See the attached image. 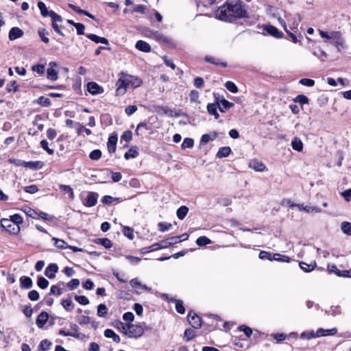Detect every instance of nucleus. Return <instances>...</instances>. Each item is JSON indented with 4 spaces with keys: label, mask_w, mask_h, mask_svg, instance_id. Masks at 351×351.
<instances>
[{
    "label": "nucleus",
    "mask_w": 351,
    "mask_h": 351,
    "mask_svg": "<svg viewBox=\"0 0 351 351\" xmlns=\"http://www.w3.org/2000/svg\"><path fill=\"white\" fill-rule=\"evenodd\" d=\"M38 103L43 106H49L51 105V100L45 97L41 96L38 99Z\"/></svg>",
    "instance_id": "58"
},
{
    "label": "nucleus",
    "mask_w": 351,
    "mask_h": 351,
    "mask_svg": "<svg viewBox=\"0 0 351 351\" xmlns=\"http://www.w3.org/2000/svg\"><path fill=\"white\" fill-rule=\"evenodd\" d=\"M319 33L322 38L330 40L332 42L335 40V38H337V36L339 34V32H331L330 33H328L323 30H319Z\"/></svg>",
    "instance_id": "19"
},
{
    "label": "nucleus",
    "mask_w": 351,
    "mask_h": 351,
    "mask_svg": "<svg viewBox=\"0 0 351 351\" xmlns=\"http://www.w3.org/2000/svg\"><path fill=\"white\" fill-rule=\"evenodd\" d=\"M300 210H304L306 213H320L322 210L317 206H304L302 204L298 205Z\"/></svg>",
    "instance_id": "23"
},
{
    "label": "nucleus",
    "mask_w": 351,
    "mask_h": 351,
    "mask_svg": "<svg viewBox=\"0 0 351 351\" xmlns=\"http://www.w3.org/2000/svg\"><path fill=\"white\" fill-rule=\"evenodd\" d=\"M250 168L254 169L256 171H263L265 169V165L257 160H252L249 163Z\"/></svg>",
    "instance_id": "15"
},
{
    "label": "nucleus",
    "mask_w": 351,
    "mask_h": 351,
    "mask_svg": "<svg viewBox=\"0 0 351 351\" xmlns=\"http://www.w3.org/2000/svg\"><path fill=\"white\" fill-rule=\"evenodd\" d=\"M300 267L305 272H310L313 271L317 266L316 263L314 261L311 264H307L304 262H300L299 263Z\"/></svg>",
    "instance_id": "27"
},
{
    "label": "nucleus",
    "mask_w": 351,
    "mask_h": 351,
    "mask_svg": "<svg viewBox=\"0 0 351 351\" xmlns=\"http://www.w3.org/2000/svg\"><path fill=\"white\" fill-rule=\"evenodd\" d=\"M337 332V329L336 328H333L331 329L325 330L323 328H319L317 330V337H325V336H330V335H335Z\"/></svg>",
    "instance_id": "16"
},
{
    "label": "nucleus",
    "mask_w": 351,
    "mask_h": 351,
    "mask_svg": "<svg viewBox=\"0 0 351 351\" xmlns=\"http://www.w3.org/2000/svg\"><path fill=\"white\" fill-rule=\"evenodd\" d=\"M165 241H167V244H168L167 247L171 246L174 244H176V243H178L180 242V240L178 239V237H177V236L167 238L165 239Z\"/></svg>",
    "instance_id": "59"
},
{
    "label": "nucleus",
    "mask_w": 351,
    "mask_h": 351,
    "mask_svg": "<svg viewBox=\"0 0 351 351\" xmlns=\"http://www.w3.org/2000/svg\"><path fill=\"white\" fill-rule=\"evenodd\" d=\"M211 243V241L205 236L199 237L196 240V244L199 246H204L207 244H210Z\"/></svg>",
    "instance_id": "41"
},
{
    "label": "nucleus",
    "mask_w": 351,
    "mask_h": 351,
    "mask_svg": "<svg viewBox=\"0 0 351 351\" xmlns=\"http://www.w3.org/2000/svg\"><path fill=\"white\" fill-rule=\"evenodd\" d=\"M58 271V265L56 263L49 264L45 269V275L49 279H53Z\"/></svg>",
    "instance_id": "6"
},
{
    "label": "nucleus",
    "mask_w": 351,
    "mask_h": 351,
    "mask_svg": "<svg viewBox=\"0 0 351 351\" xmlns=\"http://www.w3.org/2000/svg\"><path fill=\"white\" fill-rule=\"evenodd\" d=\"M89 157L93 160H98L101 157V152L99 149H95L90 153Z\"/></svg>",
    "instance_id": "46"
},
{
    "label": "nucleus",
    "mask_w": 351,
    "mask_h": 351,
    "mask_svg": "<svg viewBox=\"0 0 351 351\" xmlns=\"http://www.w3.org/2000/svg\"><path fill=\"white\" fill-rule=\"evenodd\" d=\"M231 152V149L229 147H223L219 148L217 156L218 158H224L229 156Z\"/></svg>",
    "instance_id": "32"
},
{
    "label": "nucleus",
    "mask_w": 351,
    "mask_h": 351,
    "mask_svg": "<svg viewBox=\"0 0 351 351\" xmlns=\"http://www.w3.org/2000/svg\"><path fill=\"white\" fill-rule=\"evenodd\" d=\"M108 313V308L104 304H100L97 307V315L104 317Z\"/></svg>",
    "instance_id": "38"
},
{
    "label": "nucleus",
    "mask_w": 351,
    "mask_h": 351,
    "mask_svg": "<svg viewBox=\"0 0 351 351\" xmlns=\"http://www.w3.org/2000/svg\"><path fill=\"white\" fill-rule=\"evenodd\" d=\"M246 12L240 0H227L216 12L217 17L221 21L232 22L245 16Z\"/></svg>",
    "instance_id": "1"
},
{
    "label": "nucleus",
    "mask_w": 351,
    "mask_h": 351,
    "mask_svg": "<svg viewBox=\"0 0 351 351\" xmlns=\"http://www.w3.org/2000/svg\"><path fill=\"white\" fill-rule=\"evenodd\" d=\"M194 145V141L192 138H186L184 139L182 143V148H191L193 147Z\"/></svg>",
    "instance_id": "44"
},
{
    "label": "nucleus",
    "mask_w": 351,
    "mask_h": 351,
    "mask_svg": "<svg viewBox=\"0 0 351 351\" xmlns=\"http://www.w3.org/2000/svg\"><path fill=\"white\" fill-rule=\"evenodd\" d=\"M63 308L67 311H71L73 308L74 304L71 298H66L62 301Z\"/></svg>",
    "instance_id": "31"
},
{
    "label": "nucleus",
    "mask_w": 351,
    "mask_h": 351,
    "mask_svg": "<svg viewBox=\"0 0 351 351\" xmlns=\"http://www.w3.org/2000/svg\"><path fill=\"white\" fill-rule=\"evenodd\" d=\"M265 30L271 36H273L277 38L282 37L283 33L280 32L276 27L272 25H267L265 27Z\"/></svg>",
    "instance_id": "14"
},
{
    "label": "nucleus",
    "mask_w": 351,
    "mask_h": 351,
    "mask_svg": "<svg viewBox=\"0 0 351 351\" xmlns=\"http://www.w3.org/2000/svg\"><path fill=\"white\" fill-rule=\"evenodd\" d=\"M75 300L82 305H87L89 304V300L84 295H75Z\"/></svg>",
    "instance_id": "56"
},
{
    "label": "nucleus",
    "mask_w": 351,
    "mask_h": 351,
    "mask_svg": "<svg viewBox=\"0 0 351 351\" xmlns=\"http://www.w3.org/2000/svg\"><path fill=\"white\" fill-rule=\"evenodd\" d=\"M49 281L43 276H39L37 280V285L42 289H46L49 286Z\"/></svg>",
    "instance_id": "40"
},
{
    "label": "nucleus",
    "mask_w": 351,
    "mask_h": 351,
    "mask_svg": "<svg viewBox=\"0 0 351 351\" xmlns=\"http://www.w3.org/2000/svg\"><path fill=\"white\" fill-rule=\"evenodd\" d=\"M21 287L23 289H30L33 285L32 280L27 276H22L20 278Z\"/></svg>",
    "instance_id": "20"
},
{
    "label": "nucleus",
    "mask_w": 351,
    "mask_h": 351,
    "mask_svg": "<svg viewBox=\"0 0 351 351\" xmlns=\"http://www.w3.org/2000/svg\"><path fill=\"white\" fill-rule=\"evenodd\" d=\"M48 318H49V315L47 312H41L36 320V324L37 325V326L40 328H42L45 324L47 323V320H48Z\"/></svg>",
    "instance_id": "11"
},
{
    "label": "nucleus",
    "mask_w": 351,
    "mask_h": 351,
    "mask_svg": "<svg viewBox=\"0 0 351 351\" xmlns=\"http://www.w3.org/2000/svg\"><path fill=\"white\" fill-rule=\"evenodd\" d=\"M205 60L207 62H209V63H211V64H216V65L221 64L224 67L226 66V63L220 62L219 59L215 58H213L212 56H206L205 57Z\"/></svg>",
    "instance_id": "43"
},
{
    "label": "nucleus",
    "mask_w": 351,
    "mask_h": 351,
    "mask_svg": "<svg viewBox=\"0 0 351 351\" xmlns=\"http://www.w3.org/2000/svg\"><path fill=\"white\" fill-rule=\"evenodd\" d=\"M117 143V136L111 135L108 138L107 143V148L110 153H114L116 150V145Z\"/></svg>",
    "instance_id": "13"
},
{
    "label": "nucleus",
    "mask_w": 351,
    "mask_h": 351,
    "mask_svg": "<svg viewBox=\"0 0 351 351\" xmlns=\"http://www.w3.org/2000/svg\"><path fill=\"white\" fill-rule=\"evenodd\" d=\"M28 298L32 301H37L39 299L40 295L37 291L32 290L28 293Z\"/></svg>",
    "instance_id": "63"
},
{
    "label": "nucleus",
    "mask_w": 351,
    "mask_h": 351,
    "mask_svg": "<svg viewBox=\"0 0 351 351\" xmlns=\"http://www.w3.org/2000/svg\"><path fill=\"white\" fill-rule=\"evenodd\" d=\"M1 226L9 233L17 234L20 232V227L8 219H2Z\"/></svg>",
    "instance_id": "4"
},
{
    "label": "nucleus",
    "mask_w": 351,
    "mask_h": 351,
    "mask_svg": "<svg viewBox=\"0 0 351 351\" xmlns=\"http://www.w3.org/2000/svg\"><path fill=\"white\" fill-rule=\"evenodd\" d=\"M123 233L124 236H125L130 240L133 239L134 237V230L128 226L123 227Z\"/></svg>",
    "instance_id": "39"
},
{
    "label": "nucleus",
    "mask_w": 351,
    "mask_h": 351,
    "mask_svg": "<svg viewBox=\"0 0 351 351\" xmlns=\"http://www.w3.org/2000/svg\"><path fill=\"white\" fill-rule=\"evenodd\" d=\"M130 285L133 288L142 289L145 291H150L151 288L147 287L145 285H142L138 278H133L130 280Z\"/></svg>",
    "instance_id": "25"
},
{
    "label": "nucleus",
    "mask_w": 351,
    "mask_h": 351,
    "mask_svg": "<svg viewBox=\"0 0 351 351\" xmlns=\"http://www.w3.org/2000/svg\"><path fill=\"white\" fill-rule=\"evenodd\" d=\"M52 240L54 241V244L58 248L66 249L69 247V245L64 240L56 237H53Z\"/></svg>",
    "instance_id": "36"
},
{
    "label": "nucleus",
    "mask_w": 351,
    "mask_h": 351,
    "mask_svg": "<svg viewBox=\"0 0 351 351\" xmlns=\"http://www.w3.org/2000/svg\"><path fill=\"white\" fill-rule=\"evenodd\" d=\"M217 108H219L218 104H208L207 106L208 113L213 115L216 119L219 117V114L217 112Z\"/></svg>",
    "instance_id": "29"
},
{
    "label": "nucleus",
    "mask_w": 351,
    "mask_h": 351,
    "mask_svg": "<svg viewBox=\"0 0 351 351\" xmlns=\"http://www.w3.org/2000/svg\"><path fill=\"white\" fill-rule=\"evenodd\" d=\"M117 82L116 93L117 95H123L128 88H134L141 85L142 81L140 78L128 73L121 72Z\"/></svg>",
    "instance_id": "2"
},
{
    "label": "nucleus",
    "mask_w": 351,
    "mask_h": 351,
    "mask_svg": "<svg viewBox=\"0 0 351 351\" xmlns=\"http://www.w3.org/2000/svg\"><path fill=\"white\" fill-rule=\"evenodd\" d=\"M341 229L344 234L351 236V223L348 221L342 222Z\"/></svg>",
    "instance_id": "34"
},
{
    "label": "nucleus",
    "mask_w": 351,
    "mask_h": 351,
    "mask_svg": "<svg viewBox=\"0 0 351 351\" xmlns=\"http://www.w3.org/2000/svg\"><path fill=\"white\" fill-rule=\"evenodd\" d=\"M195 337V332L191 328H187L184 331V337L186 338V341H189L191 340L193 338Z\"/></svg>",
    "instance_id": "45"
},
{
    "label": "nucleus",
    "mask_w": 351,
    "mask_h": 351,
    "mask_svg": "<svg viewBox=\"0 0 351 351\" xmlns=\"http://www.w3.org/2000/svg\"><path fill=\"white\" fill-rule=\"evenodd\" d=\"M294 101L295 102H298L300 103V104L303 105V104H308V99L306 96L304 95H298L295 99H294Z\"/></svg>",
    "instance_id": "54"
},
{
    "label": "nucleus",
    "mask_w": 351,
    "mask_h": 351,
    "mask_svg": "<svg viewBox=\"0 0 351 351\" xmlns=\"http://www.w3.org/2000/svg\"><path fill=\"white\" fill-rule=\"evenodd\" d=\"M176 309L177 312L180 314H184L185 313V308L182 300H176Z\"/></svg>",
    "instance_id": "61"
},
{
    "label": "nucleus",
    "mask_w": 351,
    "mask_h": 351,
    "mask_svg": "<svg viewBox=\"0 0 351 351\" xmlns=\"http://www.w3.org/2000/svg\"><path fill=\"white\" fill-rule=\"evenodd\" d=\"M240 331H243L247 337H250L252 334V330L245 325H241L239 327Z\"/></svg>",
    "instance_id": "62"
},
{
    "label": "nucleus",
    "mask_w": 351,
    "mask_h": 351,
    "mask_svg": "<svg viewBox=\"0 0 351 351\" xmlns=\"http://www.w3.org/2000/svg\"><path fill=\"white\" fill-rule=\"evenodd\" d=\"M132 138V133L130 130L125 131L121 136V141H125V142H129Z\"/></svg>",
    "instance_id": "55"
},
{
    "label": "nucleus",
    "mask_w": 351,
    "mask_h": 351,
    "mask_svg": "<svg viewBox=\"0 0 351 351\" xmlns=\"http://www.w3.org/2000/svg\"><path fill=\"white\" fill-rule=\"evenodd\" d=\"M135 46L137 49L143 52H149L151 51L150 45L143 40H138Z\"/></svg>",
    "instance_id": "21"
},
{
    "label": "nucleus",
    "mask_w": 351,
    "mask_h": 351,
    "mask_svg": "<svg viewBox=\"0 0 351 351\" xmlns=\"http://www.w3.org/2000/svg\"><path fill=\"white\" fill-rule=\"evenodd\" d=\"M38 34L43 42L45 43H48L49 42V38L46 36V35H48L49 34L45 29H39Z\"/></svg>",
    "instance_id": "52"
},
{
    "label": "nucleus",
    "mask_w": 351,
    "mask_h": 351,
    "mask_svg": "<svg viewBox=\"0 0 351 351\" xmlns=\"http://www.w3.org/2000/svg\"><path fill=\"white\" fill-rule=\"evenodd\" d=\"M49 68H48L47 74V78L55 81L58 79V73L54 69V67H56L58 66L57 63L55 62H51L49 64Z\"/></svg>",
    "instance_id": "8"
},
{
    "label": "nucleus",
    "mask_w": 351,
    "mask_h": 351,
    "mask_svg": "<svg viewBox=\"0 0 351 351\" xmlns=\"http://www.w3.org/2000/svg\"><path fill=\"white\" fill-rule=\"evenodd\" d=\"M149 36L157 40H162L165 42L167 41V38L164 35H162V34H160L158 32H150Z\"/></svg>",
    "instance_id": "42"
},
{
    "label": "nucleus",
    "mask_w": 351,
    "mask_h": 351,
    "mask_svg": "<svg viewBox=\"0 0 351 351\" xmlns=\"http://www.w3.org/2000/svg\"><path fill=\"white\" fill-rule=\"evenodd\" d=\"M99 243H100L107 249L110 248L112 245L111 241L107 238L99 239Z\"/></svg>",
    "instance_id": "64"
},
{
    "label": "nucleus",
    "mask_w": 351,
    "mask_h": 351,
    "mask_svg": "<svg viewBox=\"0 0 351 351\" xmlns=\"http://www.w3.org/2000/svg\"><path fill=\"white\" fill-rule=\"evenodd\" d=\"M62 293V290L58 285H53L51 287L50 292L49 295H60Z\"/></svg>",
    "instance_id": "51"
},
{
    "label": "nucleus",
    "mask_w": 351,
    "mask_h": 351,
    "mask_svg": "<svg viewBox=\"0 0 351 351\" xmlns=\"http://www.w3.org/2000/svg\"><path fill=\"white\" fill-rule=\"evenodd\" d=\"M38 8H39L43 16H49L50 11H48L46 5L43 1H39L38 3Z\"/></svg>",
    "instance_id": "35"
},
{
    "label": "nucleus",
    "mask_w": 351,
    "mask_h": 351,
    "mask_svg": "<svg viewBox=\"0 0 351 351\" xmlns=\"http://www.w3.org/2000/svg\"><path fill=\"white\" fill-rule=\"evenodd\" d=\"M60 189L66 192L69 193L70 198L73 199L74 197L73 191L72 188L69 185H64V184H60Z\"/></svg>",
    "instance_id": "48"
},
{
    "label": "nucleus",
    "mask_w": 351,
    "mask_h": 351,
    "mask_svg": "<svg viewBox=\"0 0 351 351\" xmlns=\"http://www.w3.org/2000/svg\"><path fill=\"white\" fill-rule=\"evenodd\" d=\"M292 147L294 150L298 152H302L303 149V143L302 141L298 138L294 137L291 142Z\"/></svg>",
    "instance_id": "28"
},
{
    "label": "nucleus",
    "mask_w": 351,
    "mask_h": 351,
    "mask_svg": "<svg viewBox=\"0 0 351 351\" xmlns=\"http://www.w3.org/2000/svg\"><path fill=\"white\" fill-rule=\"evenodd\" d=\"M87 89L92 95H97L103 93V88L99 86L97 83L91 82L87 84Z\"/></svg>",
    "instance_id": "9"
},
{
    "label": "nucleus",
    "mask_w": 351,
    "mask_h": 351,
    "mask_svg": "<svg viewBox=\"0 0 351 351\" xmlns=\"http://www.w3.org/2000/svg\"><path fill=\"white\" fill-rule=\"evenodd\" d=\"M32 69L38 74L43 75L45 73V67L43 64H36L32 66Z\"/></svg>",
    "instance_id": "49"
},
{
    "label": "nucleus",
    "mask_w": 351,
    "mask_h": 351,
    "mask_svg": "<svg viewBox=\"0 0 351 351\" xmlns=\"http://www.w3.org/2000/svg\"><path fill=\"white\" fill-rule=\"evenodd\" d=\"M219 109L221 112H224L226 110L230 109L234 106L233 103L229 102L228 100L223 99L219 103H217Z\"/></svg>",
    "instance_id": "22"
},
{
    "label": "nucleus",
    "mask_w": 351,
    "mask_h": 351,
    "mask_svg": "<svg viewBox=\"0 0 351 351\" xmlns=\"http://www.w3.org/2000/svg\"><path fill=\"white\" fill-rule=\"evenodd\" d=\"M274 259L287 263H289L291 261V258L289 256L280 255L279 254H275L274 255Z\"/></svg>",
    "instance_id": "60"
},
{
    "label": "nucleus",
    "mask_w": 351,
    "mask_h": 351,
    "mask_svg": "<svg viewBox=\"0 0 351 351\" xmlns=\"http://www.w3.org/2000/svg\"><path fill=\"white\" fill-rule=\"evenodd\" d=\"M189 212V208L185 206H180L176 212L177 217L179 219H184Z\"/></svg>",
    "instance_id": "30"
},
{
    "label": "nucleus",
    "mask_w": 351,
    "mask_h": 351,
    "mask_svg": "<svg viewBox=\"0 0 351 351\" xmlns=\"http://www.w3.org/2000/svg\"><path fill=\"white\" fill-rule=\"evenodd\" d=\"M226 88L232 93H236L238 92V88L237 86L232 82L228 81L225 84Z\"/></svg>",
    "instance_id": "47"
},
{
    "label": "nucleus",
    "mask_w": 351,
    "mask_h": 351,
    "mask_svg": "<svg viewBox=\"0 0 351 351\" xmlns=\"http://www.w3.org/2000/svg\"><path fill=\"white\" fill-rule=\"evenodd\" d=\"M119 198L113 197L110 195H105L101 199V202L104 204H110L114 201H118Z\"/></svg>",
    "instance_id": "53"
},
{
    "label": "nucleus",
    "mask_w": 351,
    "mask_h": 351,
    "mask_svg": "<svg viewBox=\"0 0 351 351\" xmlns=\"http://www.w3.org/2000/svg\"><path fill=\"white\" fill-rule=\"evenodd\" d=\"M167 245L168 244H167V241H165V239H164V240L160 241V242L155 243L152 244V245H150L147 247H145V250H146L145 252H147L156 251V250H158L160 249H164V248L168 247Z\"/></svg>",
    "instance_id": "10"
},
{
    "label": "nucleus",
    "mask_w": 351,
    "mask_h": 351,
    "mask_svg": "<svg viewBox=\"0 0 351 351\" xmlns=\"http://www.w3.org/2000/svg\"><path fill=\"white\" fill-rule=\"evenodd\" d=\"M9 219L12 220V221H13V223H14L15 224L18 225V226H19V225L21 224L23 221V218L19 214H14L10 216V218Z\"/></svg>",
    "instance_id": "50"
},
{
    "label": "nucleus",
    "mask_w": 351,
    "mask_h": 351,
    "mask_svg": "<svg viewBox=\"0 0 351 351\" xmlns=\"http://www.w3.org/2000/svg\"><path fill=\"white\" fill-rule=\"evenodd\" d=\"M86 37L90 40L95 42V43H102L105 45H108V40L104 37H100L93 34H86Z\"/></svg>",
    "instance_id": "18"
},
{
    "label": "nucleus",
    "mask_w": 351,
    "mask_h": 351,
    "mask_svg": "<svg viewBox=\"0 0 351 351\" xmlns=\"http://www.w3.org/2000/svg\"><path fill=\"white\" fill-rule=\"evenodd\" d=\"M98 194L95 192H88L84 202V205L88 207L95 206L97 202Z\"/></svg>",
    "instance_id": "7"
},
{
    "label": "nucleus",
    "mask_w": 351,
    "mask_h": 351,
    "mask_svg": "<svg viewBox=\"0 0 351 351\" xmlns=\"http://www.w3.org/2000/svg\"><path fill=\"white\" fill-rule=\"evenodd\" d=\"M104 336L107 338L112 339V340L116 343H119L121 341L119 336L117 335L112 329H106L104 331Z\"/></svg>",
    "instance_id": "26"
},
{
    "label": "nucleus",
    "mask_w": 351,
    "mask_h": 351,
    "mask_svg": "<svg viewBox=\"0 0 351 351\" xmlns=\"http://www.w3.org/2000/svg\"><path fill=\"white\" fill-rule=\"evenodd\" d=\"M337 37V38H335V40L332 41L331 43L336 47L339 51H340L341 49H343L346 47L345 43L343 38L341 37L340 32Z\"/></svg>",
    "instance_id": "17"
},
{
    "label": "nucleus",
    "mask_w": 351,
    "mask_h": 351,
    "mask_svg": "<svg viewBox=\"0 0 351 351\" xmlns=\"http://www.w3.org/2000/svg\"><path fill=\"white\" fill-rule=\"evenodd\" d=\"M138 155V152L137 148H130L128 152H126L124 154V158L126 160H128L132 158H136Z\"/></svg>",
    "instance_id": "33"
},
{
    "label": "nucleus",
    "mask_w": 351,
    "mask_h": 351,
    "mask_svg": "<svg viewBox=\"0 0 351 351\" xmlns=\"http://www.w3.org/2000/svg\"><path fill=\"white\" fill-rule=\"evenodd\" d=\"M51 343L47 339L42 340L38 346L39 351H47L50 348Z\"/></svg>",
    "instance_id": "37"
},
{
    "label": "nucleus",
    "mask_w": 351,
    "mask_h": 351,
    "mask_svg": "<svg viewBox=\"0 0 351 351\" xmlns=\"http://www.w3.org/2000/svg\"><path fill=\"white\" fill-rule=\"evenodd\" d=\"M188 321L194 328H199L202 326L201 318L193 311L189 313Z\"/></svg>",
    "instance_id": "5"
},
{
    "label": "nucleus",
    "mask_w": 351,
    "mask_h": 351,
    "mask_svg": "<svg viewBox=\"0 0 351 351\" xmlns=\"http://www.w3.org/2000/svg\"><path fill=\"white\" fill-rule=\"evenodd\" d=\"M80 285V280L78 279L74 278L72 279L70 282L67 283V287L71 290H74L78 287Z\"/></svg>",
    "instance_id": "57"
},
{
    "label": "nucleus",
    "mask_w": 351,
    "mask_h": 351,
    "mask_svg": "<svg viewBox=\"0 0 351 351\" xmlns=\"http://www.w3.org/2000/svg\"><path fill=\"white\" fill-rule=\"evenodd\" d=\"M123 329L125 330V335L131 338L140 337L144 333L143 327L137 324H129L125 326H123Z\"/></svg>",
    "instance_id": "3"
},
{
    "label": "nucleus",
    "mask_w": 351,
    "mask_h": 351,
    "mask_svg": "<svg viewBox=\"0 0 351 351\" xmlns=\"http://www.w3.org/2000/svg\"><path fill=\"white\" fill-rule=\"evenodd\" d=\"M217 137V133L213 132L211 134H205L202 136L201 143L206 144L209 141H214Z\"/></svg>",
    "instance_id": "24"
},
{
    "label": "nucleus",
    "mask_w": 351,
    "mask_h": 351,
    "mask_svg": "<svg viewBox=\"0 0 351 351\" xmlns=\"http://www.w3.org/2000/svg\"><path fill=\"white\" fill-rule=\"evenodd\" d=\"M23 35V32L19 27H12L9 32V39L10 40H14L17 38L22 37Z\"/></svg>",
    "instance_id": "12"
}]
</instances>
